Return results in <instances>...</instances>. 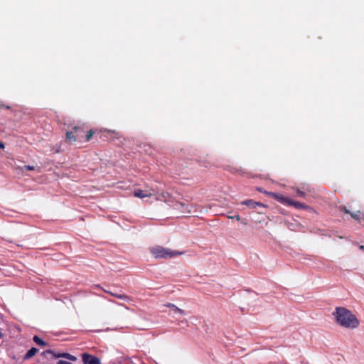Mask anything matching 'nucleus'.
Masks as SVG:
<instances>
[{"instance_id":"1","label":"nucleus","mask_w":364,"mask_h":364,"mask_svg":"<svg viewBox=\"0 0 364 364\" xmlns=\"http://www.w3.org/2000/svg\"><path fill=\"white\" fill-rule=\"evenodd\" d=\"M337 323L348 328H355L359 325V321L352 312L344 307H337L333 313Z\"/></svg>"},{"instance_id":"9","label":"nucleus","mask_w":364,"mask_h":364,"mask_svg":"<svg viewBox=\"0 0 364 364\" xmlns=\"http://www.w3.org/2000/svg\"><path fill=\"white\" fill-rule=\"evenodd\" d=\"M109 294H110L112 296H114V297H117L118 299H120L123 301H131V298L130 296H129L127 294H116V293H113V292H111V291H107Z\"/></svg>"},{"instance_id":"11","label":"nucleus","mask_w":364,"mask_h":364,"mask_svg":"<svg viewBox=\"0 0 364 364\" xmlns=\"http://www.w3.org/2000/svg\"><path fill=\"white\" fill-rule=\"evenodd\" d=\"M350 215L358 223H361V220H363V215L359 210L356 212H350Z\"/></svg>"},{"instance_id":"17","label":"nucleus","mask_w":364,"mask_h":364,"mask_svg":"<svg viewBox=\"0 0 364 364\" xmlns=\"http://www.w3.org/2000/svg\"><path fill=\"white\" fill-rule=\"evenodd\" d=\"M59 357H63V358H68V360H76V358L69 353H63V354H60L59 355Z\"/></svg>"},{"instance_id":"26","label":"nucleus","mask_w":364,"mask_h":364,"mask_svg":"<svg viewBox=\"0 0 364 364\" xmlns=\"http://www.w3.org/2000/svg\"><path fill=\"white\" fill-rule=\"evenodd\" d=\"M257 191H258L259 192H260V193H264V192L266 191H263L262 188H257Z\"/></svg>"},{"instance_id":"19","label":"nucleus","mask_w":364,"mask_h":364,"mask_svg":"<svg viewBox=\"0 0 364 364\" xmlns=\"http://www.w3.org/2000/svg\"><path fill=\"white\" fill-rule=\"evenodd\" d=\"M92 364H101L100 359L96 356L92 355Z\"/></svg>"},{"instance_id":"27","label":"nucleus","mask_w":364,"mask_h":364,"mask_svg":"<svg viewBox=\"0 0 364 364\" xmlns=\"http://www.w3.org/2000/svg\"><path fill=\"white\" fill-rule=\"evenodd\" d=\"M4 144L0 141V149H4Z\"/></svg>"},{"instance_id":"5","label":"nucleus","mask_w":364,"mask_h":364,"mask_svg":"<svg viewBox=\"0 0 364 364\" xmlns=\"http://www.w3.org/2000/svg\"><path fill=\"white\" fill-rule=\"evenodd\" d=\"M154 195L152 190H140L136 189L134 192V196L137 198H144L146 197H151Z\"/></svg>"},{"instance_id":"4","label":"nucleus","mask_w":364,"mask_h":364,"mask_svg":"<svg viewBox=\"0 0 364 364\" xmlns=\"http://www.w3.org/2000/svg\"><path fill=\"white\" fill-rule=\"evenodd\" d=\"M264 194L272 197V198L275 199L276 200L280 202L282 204H287V202L289 201V198L284 197L283 195L279 193L265 191Z\"/></svg>"},{"instance_id":"24","label":"nucleus","mask_w":364,"mask_h":364,"mask_svg":"<svg viewBox=\"0 0 364 364\" xmlns=\"http://www.w3.org/2000/svg\"><path fill=\"white\" fill-rule=\"evenodd\" d=\"M0 107H4V108H6V109H9L11 108V107H10V106H9V105H6H6H0Z\"/></svg>"},{"instance_id":"10","label":"nucleus","mask_w":364,"mask_h":364,"mask_svg":"<svg viewBox=\"0 0 364 364\" xmlns=\"http://www.w3.org/2000/svg\"><path fill=\"white\" fill-rule=\"evenodd\" d=\"M166 306L170 308L172 311H173L175 313H178L181 315H185L186 313L185 311L181 309H179L178 307H177L175 304H171V303H168L166 305Z\"/></svg>"},{"instance_id":"23","label":"nucleus","mask_w":364,"mask_h":364,"mask_svg":"<svg viewBox=\"0 0 364 364\" xmlns=\"http://www.w3.org/2000/svg\"><path fill=\"white\" fill-rule=\"evenodd\" d=\"M57 364H72V363H70V362H68V361H65V360H59V361L58 362V363H57Z\"/></svg>"},{"instance_id":"3","label":"nucleus","mask_w":364,"mask_h":364,"mask_svg":"<svg viewBox=\"0 0 364 364\" xmlns=\"http://www.w3.org/2000/svg\"><path fill=\"white\" fill-rule=\"evenodd\" d=\"M73 131L77 140H80L84 136L86 137L87 141H88L91 139V129H85V125L75 126L73 127Z\"/></svg>"},{"instance_id":"15","label":"nucleus","mask_w":364,"mask_h":364,"mask_svg":"<svg viewBox=\"0 0 364 364\" xmlns=\"http://www.w3.org/2000/svg\"><path fill=\"white\" fill-rule=\"evenodd\" d=\"M105 132L107 133L105 136H110L111 138H119V132H117L116 131L105 130Z\"/></svg>"},{"instance_id":"20","label":"nucleus","mask_w":364,"mask_h":364,"mask_svg":"<svg viewBox=\"0 0 364 364\" xmlns=\"http://www.w3.org/2000/svg\"><path fill=\"white\" fill-rule=\"evenodd\" d=\"M340 210L341 211H343L346 214H349L350 213V211L345 206H341L340 208Z\"/></svg>"},{"instance_id":"2","label":"nucleus","mask_w":364,"mask_h":364,"mask_svg":"<svg viewBox=\"0 0 364 364\" xmlns=\"http://www.w3.org/2000/svg\"><path fill=\"white\" fill-rule=\"evenodd\" d=\"M150 252L153 255V256L157 259H169L178 255H181L183 254V252H181L177 250H172L161 246L153 247L152 248H151Z\"/></svg>"},{"instance_id":"7","label":"nucleus","mask_w":364,"mask_h":364,"mask_svg":"<svg viewBox=\"0 0 364 364\" xmlns=\"http://www.w3.org/2000/svg\"><path fill=\"white\" fill-rule=\"evenodd\" d=\"M287 205L295 207L297 209H307L308 206L299 201H294L289 198V201L287 202Z\"/></svg>"},{"instance_id":"22","label":"nucleus","mask_w":364,"mask_h":364,"mask_svg":"<svg viewBox=\"0 0 364 364\" xmlns=\"http://www.w3.org/2000/svg\"><path fill=\"white\" fill-rule=\"evenodd\" d=\"M228 218H230V219H236L237 220H240V216L239 215H234V216H228Z\"/></svg>"},{"instance_id":"13","label":"nucleus","mask_w":364,"mask_h":364,"mask_svg":"<svg viewBox=\"0 0 364 364\" xmlns=\"http://www.w3.org/2000/svg\"><path fill=\"white\" fill-rule=\"evenodd\" d=\"M66 139L68 141H70V143H73L74 141H76L77 140L73 129L70 132H67L66 133Z\"/></svg>"},{"instance_id":"12","label":"nucleus","mask_w":364,"mask_h":364,"mask_svg":"<svg viewBox=\"0 0 364 364\" xmlns=\"http://www.w3.org/2000/svg\"><path fill=\"white\" fill-rule=\"evenodd\" d=\"M38 352V349L36 348H31L30 350H28V352L26 353V355H24V358L23 359L24 360H28V359H30L31 358H32L33 356H34L36 355V353Z\"/></svg>"},{"instance_id":"16","label":"nucleus","mask_w":364,"mask_h":364,"mask_svg":"<svg viewBox=\"0 0 364 364\" xmlns=\"http://www.w3.org/2000/svg\"><path fill=\"white\" fill-rule=\"evenodd\" d=\"M84 364H91V355L85 353L82 355Z\"/></svg>"},{"instance_id":"28","label":"nucleus","mask_w":364,"mask_h":364,"mask_svg":"<svg viewBox=\"0 0 364 364\" xmlns=\"http://www.w3.org/2000/svg\"><path fill=\"white\" fill-rule=\"evenodd\" d=\"M101 330L100 329H92V332L95 331V332H99Z\"/></svg>"},{"instance_id":"6","label":"nucleus","mask_w":364,"mask_h":364,"mask_svg":"<svg viewBox=\"0 0 364 364\" xmlns=\"http://www.w3.org/2000/svg\"><path fill=\"white\" fill-rule=\"evenodd\" d=\"M242 205H247L250 208H256L257 206L263 207L264 205L254 201L253 200H246L241 203Z\"/></svg>"},{"instance_id":"8","label":"nucleus","mask_w":364,"mask_h":364,"mask_svg":"<svg viewBox=\"0 0 364 364\" xmlns=\"http://www.w3.org/2000/svg\"><path fill=\"white\" fill-rule=\"evenodd\" d=\"M180 209L183 213H191L193 212V205L189 204H185L183 203H180Z\"/></svg>"},{"instance_id":"14","label":"nucleus","mask_w":364,"mask_h":364,"mask_svg":"<svg viewBox=\"0 0 364 364\" xmlns=\"http://www.w3.org/2000/svg\"><path fill=\"white\" fill-rule=\"evenodd\" d=\"M33 340L38 346H47V343L45 342L41 338H39L38 336H34Z\"/></svg>"},{"instance_id":"29","label":"nucleus","mask_w":364,"mask_h":364,"mask_svg":"<svg viewBox=\"0 0 364 364\" xmlns=\"http://www.w3.org/2000/svg\"><path fill=\"white\" fill-rule=\"evenodd\" d=\"M95 133V132L92 130V134L94 135Z\"/></svg>"},{"instance_id":"25","label":"nucleus","mask_w":364,"mask_h":364,"mask_svg":"<svg viewBox=\"0 0 364 364\" xmlns=\"http://www.w3.org/2000/svg\"><path fill=\"white\" fill-rule=\"evenodd\" d=\"M0 107H4V108H6V109H9L11 108V107H10V106H9V105H6H6H0Z\"/></svg>"},{"instance_id":"18","label":"nucleus","mask_w":364,"mask_h":364,"mask_svg":"<svg viewBox=\"0 0 364 364\" xmlns=\"http://www.w3.org/2000/svg\"><path fill=\"white\" fill-rule=\"evenodd\" d=\"M35 168H36V167L33 166L27 165V166H24L22 169L26 170V171H34Z\"/></svg>"},{"instance_id":"21","label":"nucleus","mask_w":364,"mask_h":364,"mask_svg":"<svg viewBox=\"0 0 364 364\" xmlns=\"http://www.w3.org/2000/svg\"><path fill=\"white\" fill-rule=\"evenodd\" d=\"M296 194L299 197H304V196H305V193L301 191L299 189H296Z\"/></svg>"}]
</instances>
